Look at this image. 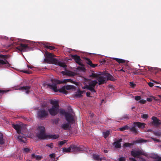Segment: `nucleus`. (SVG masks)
Masks as SVG:
<instances>
[{"instance_id": "1", "label": "nucleus", "mask_w": 161, "mask_h": 161, "mask_svg": "<svg viewBox=\"0 0 161 161\" xmlns=\"http://www.w3.org/2000/svg\"><path fill=\"white\" fill-rule=\"evenodd\" d=\"M145 125L146 124L144 123L139 122H136L133 123V126L131 128L127 125H125L119 128V130L120 131H123L125 130H129L131 132H132L134 134L136 135L138 133V131L136 128V127L137 126L140 129H143L145 127Z\"/></svg>"}, {"instance_id": "2", "label": "nucleus", "mask_w": 161, "mask_h": 161, "mask_svg": "<svg viewBox=\"0 0 161 161\" xmlns=\"http://www.w3.org/2000/svg\"><path fill=\"white\" fill-rule=\"evenodd\" d=\"M53 56L51 53H46V58L45 59V60L52 64L57 65L65 69L66 68L67 66L64 63L61 62L56 58H53Z\"/></svg>"}, {"instance_id": "3", "label": "nucleus", "mask_w": 161, "mask_h": 161, "mask_svg": "<svg viewBox=\"0 0 161 161\" xmlns=\"http://www.w3.org/2000/svg\"><path fill=\"white\" fill-rule=\"evenodd\" d=\"M50 103L52 106L51 108L48 109V111L51 115L55 116L59 112V106L58 101V100H51Z\"/></svg>"}, {"instance_id": "4", "label": "nucleus", "mask_w": 161, "mask_h": 161, "mask_svg": "<svg viewBox=\"0 0 161 161\" xmlns=\"http://www.w3.org/2000/svg\"><path fill=\"white\" fill-rule=\"evenodd\" d=\"M52 82V84H47V86L51 89H52L55 92H60L63 93L64 94H66L68 92L66 90L65 87L63 86L62 88L59 89H57V86L56 83Z\"/></svg>"}, {"instance_id": "5", "label": "nucleus", "mask_w": 161, "mask_h": 161, "mask_svg": "<svg viewBox=\"0 0 161 161\" xmlns=\"http://www.w3.org/2000/svg\"><path fill=\"white\" fill-rule=\"evenodd\" d=\"M8 58V55H0V65L4 66L5 67H10L11 65L7 59Z\"/></svg>"}, {"instance_id": "6", "label": "nucleus", "mask_w": 161, "mask_h": 161, "mask_svg": "<svg viewBox=\"0 0 161 161\" xmlns=\"http://www.w3.org/2000/svg\"><path fill=\"white\" fill-rule=\"evenodd\" d=\"M38 130L39 132L37 134V136L40 139L44 140L47 138V135L45 133V128L43 126L39 127Z\"/></svg>"}, {"instance_id": "7", "label": "nucleus", "mask_w": 161, "mask_h": 161, "mask_svg": "<svg viewBox=\"0 0 161 161\" xmlns=\"http://www.w3.org/2000/svg\"><path fill=\"white\" fill-rule=\"evenodd\" d=\"M16 49L20 52H25L30 51L32 47L28 45L20 43V46L16 47Z\"/></svg>"}, {"instance_id": "8", "label": "nucleus", "mask_w": 161, "mask_h": 161, "mask_svg": "<svg viewBox=\"0 0 161 161\" xmlns=\"http://www.w3.org/2000/svg\"><path fill=\"white\" fill-rule=\"evenodd\" d=\"M131 154L134 157H140L139 156L141 155H144L146 157L148 156V155L147 153H145L143 151L141 150H139L136 151H131Z\"/></svg>"}, {"instance_id": "9", "label": "nucleus", "mask_w": 161, "mask_h": 161, "mask_svg": "<svg viewBox=\"0 0 161 161\" xmlns=\"http://www.w3.org/2000/svg\"><path fill=\"white\" fill-rule=\"evenodd\" d=\"M48 115V112L46 111L44 108L40 109L37 114V117L40 119H42L47 116Z\"/></svg>"}, {"instance_id": "10", "label": "nucleus", "mask_w": 161, "mask_h": 161, "mask_svg": "<svg viewBox=\"0 0 161 161\" xmlns=\"http://www.w3.org/2000/svg\"><path fill=\"white\" fill-rule=\"evenodd\" d=\"M147 142V140L143 139L136 140L133 142V143H125L123 144V147H130L131 146H133L135 143H142L143 142Z\"/></svg>"}, {"instance_id": "11", "label": "nucleus", "mask_w": 161, "mask_h": 161, "mask_svg": "<svg viewBox=\"0 0 161 161\" xmlns=\"http://www.w3.org/2000/svg\"><path fill=\"white\" fill-rule=\"evenodd\" d=\"M151 119L153 121L150 123V125L156 127H158L161 124V121L159 120L158 118L155 116H153Z\"/></svg>"}, {"instance_id": "12", "label": "nucleus", "mask_w": 161, "mask_h": 161, "mask_svg": "<svg viewBox=\"0 0 161 161\" xmlns=\"http://www.w3.org/2000/svg\"><path fill=\"white\" fill-rule=\"evenodd\" d=\"M65 117L66 121L70 124H72L75 122L74 116L70 113H68Z\"/></svg>"}, {"instance_id": "13", "label": "nucleus", "mask_w": 161, "mask_h": 161, "mask_svg": "<svg viewBox=\"0 0 161 161\" xmlns=\"http://www.w3.org/2000/svg\"><path fill=\"white\" fill-rule=\"evenodd\" d=\"M97 82L96 80H91L90 81L89 83V84L88 85V86L90 89L92 90H89L91 92H96V90L94 89V87L97 84Z\"/></svg>"}, {"instance_id": "14", "label": "nucleus", "mask_w": 161, "mask_h": 161, "mask_svg": "<svg viewBox=\"0 0 161 161\" xmlns=\"http://www.w3.org/2000/svg\"><path fill=\"white\" fill-rule=\"evenodd\" d=\"M72 152L81 151L84 150V147L83 146H77L75 145H71Z\"/></svg>"}, {"instance_id": "15", "label": "nucleus", "mask_w": 161, "mask_h": 161, "mask_svg": "<svg viewBox=\"0 0 161 161\" xmlns=\"http://www.w3.org/2000/svg\"><path fill=\"white\" fill-rule=\"evenodd\" d=\"M71 57L75 60V62L80 66H84V64L82 63L80 57L77 55H72Z\"/></svg>"}, {"instance_id": "16", "label": "nucleus", "mask_w": 161, "mask_h": 161, "mask_svg": "<svg viewBox=\"0 0 161 161\" xmlns=\"http://www.w3.org/2000/svg\"><path fill=\"white\" fill-rule=\"evenodd\" d=\"M54 82L58 84L62 83H66L67 82H70L72 83H74V82L70 79H64L63 80H55Z\"/></svg>"}, {"instance_id": "17", "label": "nucleus", "mask_w": 161, "mask_h": 161, "mask_svg": "<svg viewBox=\"0 0 161 161\" xmlns=\"http://www.w3.org/2000/svg\"><path fill=\"white\" fill-rule=\"evenodd\" d=\"M21 134L22 135L19 134V135L18 136L17 140L20 142L25 143L26 141L25 135L22 134V133H21Z\"/></svg>"}, {"instance_id": "18", "label": "nucleus", "mask_w": 161, "mask_h": 161, "mask_svg": "<svg viewBox=\"0 0 161 161\" xmlns=\"http://www.w3.org/2000/svg\"><path fill=\"white\" fill-rule=\"evenodd\" d=\"M97 80L99 82V85L103 84L106 82V78L103 76H99Z\"/></svg>"}, {"instance_id": "19", "label": "nucleus", "mask_w": 161, "mask_h": 161, "mask_svg": "<svg viewBox=\"0 0 161 161\" xmlns=\"http://www.w3.org/2000/svg\"><path fill=\"white\" fill-rule=\"evenodd\" d=\"M31 88L30 86H25L20 87L19 88V90H25V92L27 94H28L30 92V90Z\"/></svg>"}, {"instance_id": "20", "label": "nucleus", "mask_w": 161, "mask_h": 161, "mask_svg": "<svg viewBox=\"0 0 161 161\" xmlns=\"http://www.w3.org/2000/svg\"><path fill=\"white\" fill-rule=\"evenodd\" d=\"M70 124L69 123L63 124L61 125V127L64 130H69L70 128Z\"/></svg>"}, {"instance_id": "21", "label": "nucleus", "mask_w": 161, "mask_h": 161, "mask_svg": "<svg viewBox=\"0 0 161 161\" xmlns=\"http://www.w3.org/2000/svg\"><path fill=\"white\" fill-rule=\"evenodd\" d=\"M122 139H120L118 140L115 141L113 143V145L116 148H120L121 147V145L120 142H122Z\"/></svg>"}, {"instance_id": "22", "label": "nucleus", "mask_w": 161, "mask_h": 161, "mask_svg": "<svg viewBox=\"0 0 161 161\" xmlns=\"http://www.w3.org/2000/svg\"><path fill=\"white\" fill-rule=\"evenodd\" d=\"M13 127L16 130L17 133L19 134L21 133V126L18 124L13 125Z\"/></svg>"}, {"instance_id": "23", "label": "nucleus", "mask_w": 161, "mask_h": 161, "mask_svg": "<svg viewBox=\"0 0 161 161\" xmlns=\"http://www.w3.org/2000/svg\"><path fill=\"white\" fill-rule=\"evenodd\" d=\"M105 75L107 78V80H110L113 81H115V79L109 74L106 73Z\"/></svg>"}, {"instance_id": "24", "label": "nucleus", "mask_w": 161, "mask_h": 161, "mask_svg": "<svg viewBox=\"0 0 161 161\" xmlns=\"http://www.w3.org/2000/svg\"><path fill=\"white\" fill-rule=\"evenodd\" d=\"M93 158L94 160L97 161L100 160L101 161L102 159L105 160V158H100L99 157V155H96V154H93Z\"/></svg>"}, {"instance_id": "25", "label": "nucleus", "mask_w": 161, "mask_h": 161, "mask_svg": "<svg viewBox=\"0 0 161 161\" xmlns=\"http://www.w3.org/2000/svg\"><path fill=\"white\" fill-rule=\"evenodd\" d=\"M113 60H115L116 61L118 62L119 64H123L125 63V60L122 59L118 58H112Z\"/></svg>"}, {"instance_id": "26", "label": "nucleus", "mask_w": 161, "mask_h": 161, "mask_svg": "<svg viewBox=\"0 0 161 161\" xmlns=\"http://www.w3.org/2000/svg\"><path fill=\"white\" fill-rule=\"evenodd\" d=\"M59 137L58 135H47V138L49 139H56Z\"/></svg>"}, {"instance_id": "27", "label": "nucleus", "mask_w": 161, "mask_h": 161, "mask_svg": "<svg viewBox=\"0 0 161 161\" xmlns=\"http://www.w3.org/2000/svg\"><path fill=\"white\" fill-rule=\"evenodd\" d=\"M63 151L64 152L69 153L71 151H72V148L71 145L69 146L68 148H64L63 149Z\"/></svg>"}, {"instance_id": "28", "label": "nucleus", "mask_w": 161, "mask_h": 161, "mask_svg": "<svg viewBox=\"0 0 161 161\" xmlns=\"http://www.w3.org/2000/svg\"><path fill=\"white\" fill-rule=\"evenodd\" d=\"M83 93V92L82 91L79 90L76 92L75 95L77 97H82V95Z\"/></svg>"}, {"instance_id": "29", "label": "nucleus", "mask_w": 161, "mask_h": 161, "mask_svg": "<svg viewBox=\"0 0 161 161\" xmlns=\"http://www.w3.org/2000/svg\"><path fill=\"white\" fill-rule=\"evenodd\" d=\"M5 143V140L3 138V136L2 133L0 132V144L3 145Z\"/></svg>"}, {"instance_id": "30", "label": "nucleus", "mask_w": 161, "mask_h": 161, "mask_svg": "<svg viewBox=\"0 0 161 161\" xmlns=\"http://www.w3.org/2000/svg\"><path fill=\"white\" fill-rule=\"evenodd\" d=\"M61 114L64 115L65 116L66 115L68 112L65 111V110L62 108H59V112Z\"/></svg>"}, {"instance_id": "31", "label": "nucleus", "mask_w": 161, "mask_h": 161, "mask_svg": "<svg viewBox=\"0 0 161 161\" xmlns=\"http://www.w3.org/2000/svg\"><path fill=\"white\" fill-rule=\"evenodd\" d=\"M110 134V131L108 130H107L105 132H103V134L104 137L106 138L108 137Z\"/></svg>"}, {"instance_id": "32", "label": "nucleus", "mask_w": 161, "mask_h": 161, "mask_svg": "<svg viewBox=\"0 0 161 161\" xmlns=\"http://www.w3.org/2000/svg\"><path fill=\"white\" fill-rule=\"evenodd\" d=\"M67 140H64L63 141L59 142L58 143V145L59 147H62L64 144L67 142Z\"/></svg>"}, {"instance_id": "33", "label": "nucleus", "mask_w": 161, "mask_h": 161, "mask_svg": "<svg viewBox=\"0 0 161 161\" xmlns=\"http://www.w3.org/2000/svg\"><path fill=\"white\" fill-rule=\"evenodd\" d=\"M66 75L69 76H73L74 75V73L73 72L68 70H66Z\"/></svg>"}, {"instance_id": "34", "label": "nucleus", "mask_w": 161, "mask_h": 161, "mask_svg": "<svg viewBox=\"0 0 161 161\" xmlns=\"http://www.w3.org/2000/svg\"><path fill=\"white\" fill-rule=\"evenodd\" d=\"M85 59L86 60L87 64L91 67L92 65V61L88 58H86Z\"/></svg>"}, {"instance_id": "35", "label": "nucleus", "mask_w": 161, "mask_h": 161, "mask_svg": "<svg viewBox=\"0 0 161 161\" xmlns=\"http://www.w3.org/2000/svg\"><path fill=\"white\" fill-rule=\"evenodd\" d=\"M85 59L86 60L87 64L91 67L92 65V61L88 58H86Z\"/></svg>"}, {"instance_id": "36", "label": "nucleus", "mask_w": 161, "mask_h": 161, "mask_svg": "<svg viewBox=\"0 0 161 161\" xmlns=\"http://www.w3.org/2000/svg\"><path fill=\"white\" fill-rule=\"evenodd\" d=\"M44 47L47 49H49L50 50H52L55 49V47L54 46L49 45H45Z\"/></svg>"}, {"instance_id": "37", "label": "nucleus", "mask_w": 161, "mask_h": 161, "mask_svg": "<svg viewBox=\"0 0 161 161\" xmlns=\"http://www.w3.org/2000/svg\"><path fill=\"white\" fill-rule=\"evenodd\" d=\"M81 66V67H80V66L76 68L77 69L79 70H81V71H85L86 70V69L84 67V66Z\"/></svg>"}, {"instance_id": "38", "label": "nucleus", "mask_w": 161, "mask_h": 161, "mask_svg": "<svg viewBox=\"0 0 161 161\" xmlns=\"http://www.w3.org/2000/svg\"><path fill=\"white\" fill-rule=\"evenodd\" d=\"M129 119V117L127 114H125L120 118V119L121 120H123L125 119Z\"/></svg>"}, {"instance_id": "39", "label": "nucleus", "mask_w": 161, "mask_h": 161, "mask_svg": "<svg viewBox=\"0 0 161 161\" xmlns=\"http://www.w3.org/2000/svg\"><path fill=\"white\" fill-rule=\"evenodd\" d=\"M30 151V149L28 148H24L23 149V153H28Z\"/></svg>"}, {"instance_id": "40", "label": "nucleus", "mask_w": 161, "mask_h": 161, "mask_svg": "<svg viewBox=\"0 0 161 161\" xmlns=\"http://www.w3.org/2000/svg\"><path fill=\"white\" fill-rule=\"evenodd\" d=\"M65 87V88L66 90H69L70 89H71L73 88V86H71V85H67L66 86H64Z\"/></svg>"}, {"instance_id": "41", "label": "nucleus", "mask_w": 161, "mask_h": 161, "mask_svg": "<svg viewBox=\"0 0 161 161\" xmlns=\"http://www.w3.org/2000/svg\"><path fill=\"white\" fill-rule=\"evenodd\" d=\"M59 121V118L54 119L53 120V124H56L58 123Z\"/></svg>"}, {"instance_id": "42", "label": "nucleus", "mask_w": 161, "mask_h": 161, "mask_svg": "<svg viewBox=\"0 0 161 161\" xmlns=\"http://www.w3.org/2000/svg\"><path fill=\"white\" fill-rule=\"evenodd\" d=\"M154 158L156 159L155 161H161V157H160L158 155L156 156Z\"/></svg>"}, {"instance_id": "43", "label": "nucleus", "mask_w": 161, "mask_h": 161, "mask_svg": "<svg viewBox=\"0 0 161 161\" xmlns=\"http://www.w3.org/2000/svg\"><path fill=\"white\" fill-rule=\"evenodd\" d=\"M46 146L51 148H53V143H51L50 144H47Z\"/></svg>"}, {"instance_id": "44", "label": "nucleus", "mask_w": 161, "mask_h": 161, "mask_svg": "<svg viewBox=\"0 0 161 161\" xmlns=\"http://www.w3.org/2000/svg\"><path fill=\"white\" fill-rule=\"evenodd\" d=\"M148 117V115L147 114H143L142 116V118L144 119H147Z\"/></svg>"}, {"instance_id": "45", "label": "nucleus", "mask_w": 161, "mask_h": 161, "mask_svg": "<svg viewBox=\"0 0 161 161\" xmlns=\"http://www.w3.org/2000/svg\"><path fill=\"white\" fill-rule=\"evenodd\" d=\"M153 133L156 136H159L161 135V132H154Z\"/></svg>"}, {"instance_id": "46", "label": "nucleus", "mask_w": 161, "mask_h": 161, "mask_svg": "<svg viewBox=\"0 0 161 161\" xmlns=\"http://www.w3.org/2000/svg\"><path fill=\"white\" fill-rule=\"evenodd\" d=\"M139 102L141 104H145L146 103V101L145 100L142 99V100H140L139 101Z\"/></svg>"}, {"instance_id": "47", "label": "nucleus", "mask_w": 161, "mask_h": 161, "mask_svg": "<svg viewBox=\"0 0 161 161\" xmlns=\"http://www.w3.org/2000/svg\"><path fill=\"white\" fill-rule=\"evenodd\" d=\"M91 76L94 78H98L99 76H98V75L96 73H92Z\"/></svg>"}, {"instance_id": "48", "label": "nucleus", "mask_w": 161, "mask_h": 161, "mask_svg": "<svg viewBox=\"0 0 161 161\" xmlns=\"http://www.w3.org/2000/svg\"><path fill=\"white\" fill-rule=\"evenodd\" d=\"M141 98V97L140 96H137L135 97V99L136 101L140 100Z\"/></svg>"}, {"instance_id": "49", "label": "nucleus", "mask_w": 161, "mask_h": 161, "mask_svg": "<svg viewBox=\"0 0 161 161\" xmlns=\"http://www.w3.org/2000/svg\"><path fill=\"white\" fill-rule=\"evenodd\" d=\"M126 159L124 157H120L119 159V161H125Z\"/></svg>"}, {"instance_id": "50", "label": "nucleus", "mask_w": 161, "mask_h": 161, "mask_svg": "<svg viewBox=\"0 0 161 161\" xmlns=\"http://www.w3.org/2000/svg\"><path fill=\"white\" fill-rule=\"evenodd\" d=\"M151 138L153 139L154 141L156 142H160L161 141L160 140L156 139L155 138L151 137Z\"/></svg>"}, {"instance_id": "51", "label": "nucleus", "mask_w": 161, "mask_h": 161, "mask_svg": "<svg viewBox=\"0 0 161 161\" xmlns=\"http://www.w3.org/2000/svg\"><path fill=\"white\" fill-rule=\"evenodd\" d=\"M130 86L132 87H133V88H134L135 87V86H136V85L133 82H130Z\"/></svg>"}, {"instance_id": "52", "label": "nucleus", "mask_w": 161, "mask_h": 161, "mask_svg": "<svg viewBox=\"0 0 161 161\" xmlns=\"http://www.w3.org/2000/svg\"><path fill=\"white\" fill-rule=\"evenodd\" d=\"M49 156L51 158H54L55 157V155L54 153H52L49 155Z\"/></svg>"}, {"instance_id": "53", "label": "nucleus", "mask_w": 161, "mask_h": 161, "mask_svg": "<svg viewBox=\"0 0 161 161\" xmlns=\"http://www.w3.org/2000/svg\"><path fill=\"white\" fill-rule=\"evenodd\" d=\"M83 89H88V90H92L91 89H90V88L89 87V86H88V85H86L85 86H84L83 87Z\"/></svg>"}, {"instance_id": "54", "label": "nucleus", "mask_w": 161, "mask_h": 161, "mask_svg": "<svg viewBox=\"0 0 161 161\" xmlns=\"http://www.w3.org/2000/svg\"><path fill=\"white\" fill-rule=\"evenodd\" d=\"M148 84L150 87H152L153 86V84L152 82H149L148 83Z\"/></svg>"}, {"instance_id": "55", "label": "nucleus", "mask_w": 161, "mask_h": 161, "mask_svg": "<svg viewBox=\"0 0 161 161\" xmlns=\"http://www.w3.org/2000/svg\"><path fill=\"white\" fill-rule=\"evenodd\" d=\"M22 72H23V73H25L28 74H31V71L29 72L28 71H27V70L23 71H22Z\"/></svg>"}, {"instance_id": "56", "label": "nucleus", "mask_w": 161, "mask_h": 161, "mask_svg": "<svg viewBox=\"0 0 161 161\" xmlns=\"http://www.w3.org/2000/svg\"><path fill=\"white\" fill-rule=\"evenodd\" d=\"M36 158L37 160H39L41 159V157L39 155H36Z\"/></svg>"}, {"instance_id": "57", "label": "nucleus", "mask_w": 161, "mask_h": 161, "mask_svg": "<svg viewBox=\"0 0 161 161\" xmlns=\"http://www.w3.org/2000/svg\"><path fill=\"white\" fill-rule=\"evenodd\" d=\"M138 158L140 159V161H146L145 159L141 157H138Z\"/></svg>"}, {"instance_id": "58", "label": "nucleus", "mask_w": 161, "mask_h": 161, "mask_svg": "<svg viewBox=\"0 0 161 161\" xmlns=\"http://www.w3.org/2000/svg\"><path fill=\"white\" fill-rule=\"evenodd\" d=\"M147 100L148 102H151L152 101L153 99L152 98H147Z\"/></svg>"}, {"instance_id": "59", "label": "nucleus", "mask_w": 161, "mask_h": 161, "mask_svg": "<svg viewBox=\"0 0 161 161\" xmlns=\"http://www.w3.org/2000/svg\"><path fill=\"white\" fill-rule=\"evenodd\" d=\"M97 66H98L97 64H92V66H91V67L92 68H95Z\"/></svg>"}, {"instance_id": "60", "label": "nucleus", "mask_w": 161, "mask_h": 161, "mask_svg": "<svg viewBox=\"0 0 161 161\" xmlns=\"http://www.w3.org/2000/svg\"><path fill=\"white\" fill-rule=\"evenodd\" d=\"M130 161H137L134 158H129Z\"/></svg>"}, {"instance_id": "61", "label": "nucleus", "mask_w": 161, "mask_h": 161, "mask_svg": "<svg viewBox=\"0 0 161 161\" xmlns=\"http://www.w3.org/2000/svg\"><path fill=\"white\" fill-rule=\"evenodd\" d=\"M106 62V61L105 59H103L102 61H101L100 62V63H102V64H103L104 63H105Z\"/></svg>"}, {"instance_id": "62", "label": "nucleus", "mask_w": 161, "mask_h": 161, "mask_svg": "<svg viewBox=\"0 0 161 161\" xmlns=\"http://www.w3.org/2000/svg\"><path fill=\"white\" fill-rule=\"evenodd\" d=\"M90 92H87L86 93V96L88 97H90Z\"/></svg>"}, {"instance_id": "63", "label": "nucleus", "mask_w": 161, "mask_h": 161, "mask_svg": "<svg viewBox=\"0 0 161 161\" xmlns=\"http://www.w3.org/2000/svg\"><path fill=\"white\" fill-rule=\"evenodd\" d=\"M61 73L64 75H66V70L65 71H62L61 72Z\"/></svg>"}, {"instance_id": "64", "label": "nucleus", "mask_w": 161, "mask_h": 161, "mask_svg": "<svg viewBox=\"0 0 161 161\" xmlns=\"http://www.w3.org/2000/svg\"><path fill=\"white\" fill-rule=\"evenodd\" d=\"M6 92V91L4 90H0V93H2L3 94L5 93Z\"/></svg>"}]
</instances>
